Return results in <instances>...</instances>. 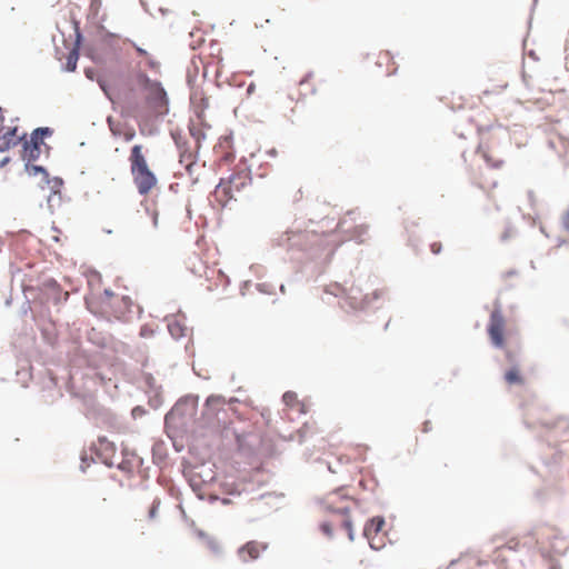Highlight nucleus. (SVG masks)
Instances as JSON below:
<instances>
[{
	"label": "nucleus",
	"mask_w": 569,
	"mask_h": 569,
	"mask_svg": "<svg viewBox=\"0 0 569 569\" xmlns=\"http://www.w3.org/2000/svg\"><path fill=\"white\" fill-rule=\"evenodd\" d=\"M130 172L133 183L141 196L149 194L156 188L158 179L150 169L142 144H134L129 154Z\"/></svg>",
	"instance_id": "obj_1"
},
{
	"label": "nucleus",
	"mask_w": 569,
	"mask_h": 569,
	"mask_svg": "<svg viewBox=\"0 0 569 569\" xmlns=\"http://www.w3.org/2000/svg\"><path fill=\"white\" fill-rule=\"evenodd\" d=\"M250 183V171L247 168L236 169L228 179L220 180L214 189V198L220 204L226 206Z\"/></svg>",
	"instance_id": "obj_2"
},
{
	"label": "nucleus",
	"mask_w": 569,
	"mask_h": 569,
	"mask_svg": "<svg viewBox=\"0 0 569 569\" xmlns=\"http://www.w3.org/2000/svg\"><path fill=\"white\" fill-rule=\"evenodd\" d=\"M352 502L353 499L346 495L343 492V489L330 492L329 495L326 496L322 502L326 510L340 515V528L347 532L350 540H353V532L348 512L350 510Z\"/></svg>",
	"instance_id": "obj_3"
},
{
	"label": "nucleus",
	"mask_w": 569,
	"mask_h": 569,
	"mask_svg": "<svg viewBox=\"0 0 569 569\" xmlns=\"http://www.w3.org/2000/svg\"><path fill=\"white\" fill-rule=\"evenodd\" d=\"M103 311L116 319L127 320L132 312L133 302L127 296H114L111 291L104 290L100 297Z\"/></svg>",
	"instance_id": "obj_4"
},
{
	"label": "nucleus",
	"mask_w": 569,
	"mask_h": 569,
	"mask_svg": "<svg viewBox=\"0 0 569 569\" xmlns=\"http://www.w3.org/2000/svg\"><path fill=\"white\" fill-rule=\"evenodd\" d=\"M487 332L491 343L499 349H503L507 343L506 319L502 315L500 305H496L490 313Z\"/></svg>",
	"instance_id": "obj_5"
},
{
	"label": "nucleus",
	"mask_w": 569,
	"mask_h": 569,
	"mask_svg": "<svg viewBox=\"0 0 569 569\" xmlns=\"http://www.w3.org/2000/svg\"><path fill=\"white\" fill-rule=\"evenodd\" d=\"M52 133L53 131L50 128H37L30 140L23 141L22 158L30 162L37 160L43 151L48 152L49 148L43 140Z\"/></svg>",
	"instance_id": "obj_6"
},
{
	"label": "nucleus",
	"mask_w": 569,
	"mask_h": 569,
	"mask_svg": "<svg viewBox=\"0 0 569 569\" xmlns=\"http://www.w3.org/2000/svg\"><path fill=\"white\" fill-rule=\"evenodd\" d=\"M339 230L347 236L348 240L362 243L368 238L369 226L366 222H357L351 212H348L338 223Z\"/></svg>",
	"instance_id": "obj_7"
},
{
	"label": "nucleus",
	"mask_w": 569,
	"mask_h": 569,
	"mask_svg": "<svg viewBox=\"0 0 569 569\" xmlns=\"http://www.w3.org/2000/svg\"><path fill=\"white\" fill-rule=\"evenodd\" d=\"M144 80V89L148 91L147 102L156 114L167 112V93L161 84L157 81L149 80L142 76Z\"/></svg>",
	"instance_id": "obj_8"
},
{
	"label": "nucleus",
	"mask_w": 569,
	"mask_h": 569,
	"mask_svg": "<svg viewBox=\"0 0 569 569\" xmlns=\"http://www.w3.org/2000/svg\"><path fill=\"white\" fill-rule=\"evenodd\" d=\"M177 144L179 148L180 164L184 166L186 172L192 183H197L200 177V169L203 167V164H199L198 162V152L188 146L187 142H178Z\"/></svg>",
	"instance_id": "obj_9"
},
{
	"label": "nucleus",
	"mask_w": 569,
	"mask_h": 569,
	"mask_svg": "<svg viewBox=\"0 0 569 569\" xmlns=\"http://www.w3.org/2000/svg\"><path fill=\"white\" fill-rule=\"evenodd\" d=\"M385 519L381 517H375L367 522L363 529V533L368 539L372 549L379 550L386 543V533L383 532Z\"/></svg>",
	"instance_id": "obj_10"
},
{
	"label": "nucleus",
	"mask_w": 569,
	"mask_h": 569,
	"mask_svg": "<svg viewBox=\"0 0 569 569\" xmlns=\"http://www.w3.org/2000/svg\"><path fill=\"white\" fill-rule=\"evenodd\" d=\"M326 84V81L322 79H318L312 73L307 74L300 82V91L302 94H317L318 89L322 88Z\"/></svg>",
	"instance_id": "obj_11"
},
{
	"label": "nucleus",
	"mask_w": 569,
	"mask_h": 569,
	"mask_svg": "<svg viewBox=\"0 0 569 569\" xmlns=\"http://www.w3.org/2000/svg\"><path fill=\"white\" fill-rule=\"evenodd\" d=\"M477 152L481 154L482 159L487 162V164L493 169H500L503 164V160L500 157L493 154L492 150L489 148L488 143L480 142L478 146Z\"/></svg>",
	"instance_id": "obj_12"
},
{
	"label": "nucleus",
	"mask_w": 569,
	"mask_h": 569,
	"mask_svg": "<svg viewBox=\"0 0 569 569\" xmlns=\"http://www.w3.org/2000/svg\"><path fill=\"white\" fill-rule=\"evenodd\" d=\"M264 547L256 541H250L239 549V557L243 561L256 560Z\"/></svg>",
	"instance_id": "obj_13"
},
{
	"label": "nucleus",
	"mask_w": 569,
	"mask_h": 569,
	"mask_svg": "<svg viewBox=\"0 0 569 569\" xmlns=\"http://www.w3.org/2000/svg\"><path fill=\"white\" fill-rule=\"evenodd\" d=\"M191 102L193 104L197 116L199 117V120L201 122H204L203 113L206 109L209 107V99L204 96L202 91H199L191 97Z\"/></svg>",
	"instance_id": "obj_14"
},
{
	"label": "nucleus",
	"mask_w": 569,
	"mask_h": 569,
	"mask_svg": "<svg viewBox=\"0 0 569 569\" xmlns=\"http://www.w3.org/2000/svg\"><path fill=\"white\" fill-rule=\"evenodd\" d=\"M505 380L508 385H523L525 378L518 367H512L505 373Z\"/></svg>",
	"instance_id": "obj_15"
},
{
	"label": "nucleus",
	"mask_w": 569,
	"mask_h": 569,
	"mask_svg": "<svg viewBox=\"0 0 569 569\" xmlns=\"http://www.w3.org/2000/svg\"><path fill=\"white\" fill-rule=\"evenodd\" d=\"M378 59H379L378 60L379 64H381L383 62L387 63V64L391 63V67H388V69H387V74L388 76L393 74L397 71V67L395 66V62L392 61V57H391V54L388 51L381 52L379 54Z\"/></svg>",
	"instance_id": "obj_16"
},
{
	"label": "nucleus",
	"mask_w": 569,
	"mask_h": 569,
	"mask_svg": "<svg viewBox=\"0 0 569 569\" xmlns=\"http://www.w3.org/2000/svg\"><path fill=\"white\" fill-rule=\"evenodd\" d=\"M78 58H79V53L76 49L71 50L67 57V62H66V70L67 71H74L76 68H77V62H78Z\"/></svg>",
	"instance_id": "obj_17"
},
{
	"label": "nucleus",
	"mask_w": 569,
	"mask_h": 569,
	"mask_svg": "<svg viewBox=\"0 0 569 569\" xmlns=\"http://www.w3.org/2000/svg\"><path fill=\"white\" fill-rule=\"evenodd\" d=\"M137 51V53L141 57H146L148 58V66L151 68V69H156L158 68V62H156L152 58L149 57L148 52L142 49L141 47L137 46L133 41L131 40H127Z\"/></svg>",
	"instance_id": "obj_18"
},
{
	"label": "nucleus",
	"mask_w": 569,
	"mask_h": 569,
	"mask_svg": "<svg viewBox=\"0 0 569 569\" xmlns=\"http://www.w3.org/2000/svg\"><path fill=\"white\" fill-rule=\"evenodd\" d=\"M220 406H223V401L219 397H209L206 401V415H211V411Z\"/></svg>",
	"instance_id": "obj_19"
},
{
	"label": "nucleus",
	"mask_w": 569,
	"mask_h": 569,
	"mask_svg": "<svg viewBox=\"0 0 569 569\" xmlns=\"http://www.w3.org/2000/svg\"><path fill=\"white\" fill-rule=\"evenodd\" d=\"M282 401L286 406L292 408L298 402L297 393L293 391H287L282 396Z\"/></svg>",
	"instance_id": "obj_20"
},
{
	"label": "nucleus",
	"mask_w": 569,
	"mask_h": 569,
	"mask_svg": "<svg viewBox=\"0 0 569 569\" xmlns=\"http://www.w3.org/2000/svg\"><path fill=\"white\" fill-rule=\"evenodd\" d=\"M187 263L189 266V269L193 273L199 274V257L198 256L193 254V256L189 257Z\"/></svg>",
	"instance_id": "obj_21"
},
{
	"label": "nucleus",
	"mask_w": 569,
	"mask_h": 569,
	"mask_svg": "<svg viewBox=\"0 0 569 569\" xmlns=\"http://www.w3.org/2000/svg\"><path fill=\"white\" fill-rule=\"evenodd\" d=\"M101 8H102V0H91V3H90L91 14H93L94 17H98Z\"/></svg>",
	"instance_id": "obj_22"
},
{
	"label": "nucleus",
	"mask_w": 569,
	"mask_h": 569,
	"mask_svg": "<svg viewBox=\"0 0 569 569\" xmlns=\"http://www.w3.org/2000/svg\"><path fill=\"white\" fill-rule=\"evenodd\" d=\"M119 134L124 141H131L136 137V131L133 128H126L123 131L119 132Z\"/></svg>",
	"instance_id": "obj_23"
},
{
	"label": "nucleus",
	"mask_w": 569,
	"mask_h": 569,
	"mask_svg": "<svg viewBox=\"0 0 569 569\" xmlns=\"http://www.w3.org/2000/svg\"><path fill=\"white\" fill-rule=\"evenodd\" d=\"M159 505L160 502L154 500L149 509V518L150 519H154L158 515V509H159Z\"/></svg>",
	"instance_id": "obj_24"
},
{
	"label": "nucleus",
	"mask_w": 569,
	"mask_h": 569,
	"mask_svg": "<svg viewBox=\"0 0 569 569\" xmlns=\"http://www.w3.org/2000/svg\"><path fill=\"white\" fill-rule=\"evenodd\" d=\"M320 528L326 536H328V537L332 536V523L331 522H323V523H321Z\"/></svg>",
	"instance_id": "obj_25"
},
{
	"label": "nucleus",
	"mask_w": 569,
	"mask_h": 569,
	"mask_svg": "<svg viewBox=\"0 0 569 569\" xmlns=\"http://www.w3.org/2000/svg\"><path fill=\"white\" fill-rule=\"evenodd\" d=\"M200 536L206 538L203 533H200ZM207 545L213 551H218L219 549L218 542L212 538L207 537Z\"/></svg>",
	"instance_id": "obj_26"
},
{
	"label": "nucleus",
	"mask_w": 569,
	"mask_h": 569,
	"mask_svg": "<svg viewBox=\"0 0 569 569\" xmlns=\"http://www.w3.org/2000/svg\"><path fill=\"white\" fill-rule=\"evenodd\" d=\"M441 249H442V246H441V243H440V242H432V243L430 244V250H431V252H432L433 254H438V253H440Z\"/></svg>",
	"instance_id": "obj_27"
},
{
	"label": "nucleus",
	"mask_w": 569,
	"mask_h": 569,
	"mask_svg": "<svg viewBox=\"0 0 569 569\" xmlns=\"http://www.w3.org/2000/svg\"><path fill=\"white\" fill-rule=\"evenodd\" d=\"M496 186H497V182H492V184H491V186H488V184H486L485 182H480V183H479V187H480L481 189H483V190H487V191H490V189L496 188Z\"/></svg>",
	"instance_id": "obj_28"
},
{
	"label": "nucleus",
	"mask_w": 569,
	"mask_h": 569,
	"mask_svg": "<svg viewBox=\"0 0 569 569\" xmlns=\"http://www.w3.org/2000/svg\"><path fill=\"white\" fill-rule=\"evenodd\" d=\"M203 137H204V134H203L202 130H199V140H200L201 138H203ZM199 148H200V141H199V142H197L196 147H194V148H192V149H193V150H196V151H198V149H199Z\"/></svg>",
	"instance_id": "obj_29"
},
{
	"label": "nucleus",
	"mask_w": 569,
	"mask_h": 569,
	"mask_svg": "<svg viewBox=\"0 0 569 569\" xmlns=\"http://www.w3.org/2000/svg\"><path fill=\"white\" fill-rule=\"evenodd\" d=\"M565 227L569 231V210L567 211L565 216Z\"/></svg>",
	"instance_id": "obj_30"
},
{
	"label": "nucleus",
	"mask_w": 569,
	"mask_h": 569,
	"mask_svg": "<svg viewBox=\"0 0 569 569\" xmlns=\"http://www.w3.org/2000/svg\"><path fill=\"white\" fill-rule=\"evenodd\" d=\"M512 543H513V541H509V542L506 545V547H507V548H509V549H515V548H516V546H517V542H515V545H512Z\"/></svg>",
	"instance_id": "obj_31"
},
{
	"label": "nucleus",
	"mask_w": 569,
	"mask_h": 569,
	"mask_svg": "<svg viewBox=\"0 0 569 569\" xmlns=\"http://www.w3.org/2000/svg\"><path fill=\"white\" fill-rule=\"evenodd\" d=\"M149 333H150V332H149V330H148L146 327H143V328L141 329V336H147V335H149Z\"/></svg>",
	"instance_id": "obj_32"
},
{
	"label": "nucleus",
	"mask_w": 569,
	"mask_h": 569,
	"mask_svg": "<svg viewBox=\"0 0 569 569\" xmlns=\"http://www.w3.org/2000/svg\"><path fill=\"white\" fill-rule=\"evenodd\" d=\"M506 356H507V359H508L509 361H512V360H513V356H512V353H511L510 351H507V352H506Z\"/></svg>",
	"instance_id": "obj_33"
},
{
	"label": "nucleus",
	"mask_w": 569,
	"mask_h": 569,
	"mask_svg": "<svg viewBox=\"0 0 569 569\" xmlns=\"http://www.w3.org/2000/svg\"><path fill=\"white\" fill-rule=\"evenodd\" d=\"M351 213H352V217H353V218H356L357 220L359 219V221H360V222H363V221H362V218H360V216H359V214H358V217H356L353 212H351Z\"/></svg>",
	"instance_id": "obj_34"
},
{
	"label": "nucleus",
	"mask_w": 569,
	"mask_h": 569,
	"mask_svg": "<svg viewBox=\"0 0 569 569\" xmlns=\"http://www.w3.org/2000/svg\"><path fill=\"white\" fill-rule=\"evenodd\" d=\"M430 429V426H428V422L425 423L423 431H428Z\"/></svg>",
	"instance_id": "obj_35"
},
{
	"label": "nucleus",
	"mask_w": 569,
	"mask_h": 569,
	"mask_svg": "<svg viewBox=\"0 0 569 569\" xmlns=\"http://www.w3.org/2000/svg\"><path fill=\"white\" fill-rule=\"evenodd\" d=\"M430 429V426H428V422L425 423L423 431H428Z\"/></svg>",
	"instance_id": "obj_36"
}]
</instances>
